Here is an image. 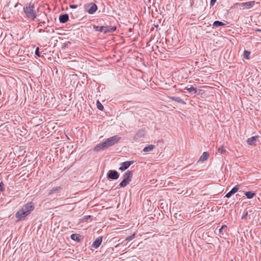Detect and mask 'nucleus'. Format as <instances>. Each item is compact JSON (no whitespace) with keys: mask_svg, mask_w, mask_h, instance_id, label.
<instances>
[{"mask_svg":"<svg viewBox=\"0 0 261 261\" xmlns=\"http://www.w3.org/2000/svg\"><path fill=\"white\" fill-rule=\"evenodd\" d=\"M34 5L30 4L29 6L27 5L23 8L24 12L25 13L27 17L31 19L34 20L36 17L37 14L34 10Z\"/></svg>","mask_w":261,"mask_h":261,"instance_id":"f257e3e1","label":"nucleus"},{"mask_svg":"<svg viewBox=\"0 0 261 261\" xmlns=\"http://www.w3.org/2000/svg\"><path fill=\"white\" fill-rule=\"evenodd\" d=\"M93 29L96 31H99L100 32H103L105 34L113 33L116 30V27L115 26H97L93 25Z\"/></svg>","mask_w":261,"mask_h":261,"instance_id":"f03ea898","label":"nucleus"},{"mask_svg":"<svg viewBox=\"0 0 261 261\" xmlns=\"http://www.w3.org/2000/svg\"><path fill=\"white\" fill-rule=\"evenodd\" d=\"M121 138L120 137L118 136L117 135H115L112 136L109 138L107 139L103 142V145H105L107 148H108L109 147L113 146L116 143H117L120 140Z\"/></svg>","mask_w":261,"mask_h":261,"instance_id":"7ed1b4c3","label":"nucleus"},{"mask_svg":"<svg viewBox=\"0 0 261 261\" xmlns=\"http://www.w3.org/2000/svg\"><path fill=\"white\" fill-rule=\"evenodd\" d=\"M84 7L85 10L90 14L95 13L98 9L97 5L93 3L86 4Z\"/></svg>","mask_w":261,"mask_h":261,"instance_id":"20e7f679","label":"nucleus"},{"mask_svg":"<svg viewBox=\"0 0 261 261\" xmlns=\"http://www.w3.org/2000/svg\"><path fill=\"white\" fill-rule=\"evenodd\" d=\"M119 174L116 170H110L107 173V178L110 179H117L119 178Z\"/></svg>","mask_w":261,"mask_h":261,"instance_id":"39448f33","label":"nucleus"},{"mask_svg":"<svg viewBox=\"0 0 261 261\" xmlns=\"http://www.w3.org/2000/svg\"><path fill=\"white\" fill-rule=\"evenodd\" d=\"M29 214L24 211L23 209L19 210L15 214L16 218H18L19 220H22L24 219L25 217Z\"/></svg>","mask_w":261,"mask_h":261,"instance_id":"423d86ee","label":"nucleus"},{"mask_svg":"<svg viewBox=\"0 0 261 261\" xmlns=\"http://www.w3.org/2000/svg\"><path fill=\"white\" fill-rule=\"evenodd\" d=\"M254 1H250L245 3H237V5H239L242 9H249L252 8L254 5Z\"/></svg>","mask_w":261,"mask_h":261,"instance_id":"0eeeda50","label":"nucleus"},{"mask_svg":"<svg viewBox=\"0 0 261 261\" xmlns=\"http://www.w3.org/2000/svg\"><path fill=\"white\" fill-rule=\"evenodd\" d=\"M22 209L24 210L28 214H30L34 209V204L32 202L27 203L22 206Z\"/></svg>","mask_w":261,"mask_h":261,"instance_id":"6e6552de","label":"nucleus"},{"mask_svg":"<svg viewBox=\"0 0 261 261\" xmlns=\"http://www.w3.org/2000/svg\"><path fill=\"white\" fill-rule=\"evenodd\" d=\"M145 134V130L143 129H141L137 132V133L134 136L133 139L135 141H136L139 139L142 138L144 137Z\"/></svg>","mask_w":261,"mask_h":261,"instance_id":"1a4fd4ad","label":"nucleus"},{"mask_svg":"<svg viewBox=\"0 0 261 261\" xmlns=\"http://www.w3.org/2000/svg\"><path fill=\"white\" fill-rule=\"evenodd\" d=\"M134 161H126L124 162H123L121 164V165L120 167L119 168V170L121 171H124L126 169H127L132 164H133Z\"/></svg>","mask_w":261,"mask_h":261,"instance_id":"9d476101","label":"nucleus"},{"mask_svg":"<svg viewBox=\"0 0 261 261\" xmlns=\"http://www.w3.org/2000/svg\"><path fill=\"white\" fill-rule=\"evenodd\" d=\"M133 175V171L132 170H127L124 174H123V179L126 180L127 181L130 182L132 179Z\"/></svg>","mask_w":261,"mask_h":261,"instance_id":"9b49d317","label":"nucleus"},{"mask_svg":"<svg viewBox=\"0 0 261 261\" xmlns=\"http://www.w3.org/2000/svg\"><path fill=\"white\" fill-rule=\"evenodd\" d=\"M102 240V237H99L96 238V239L93 242L92 247L94 249L97 248L100 245Z\"/></svg>","mask_w":261,"mask_h":261,"instance_id":"f8f14e48","label":"nucleus"},{"mask_svg":"<svg viewBox=\"0 0 261 261\" xmlns=\"http://www.w3.org/2000/svg\"><path fill=\"white\" fill-rule=\"evenodd\" d=\"M258 139V136H257L252 137L247 139V143L248 145H254L256 144V142H257Z\"/></svg>","mask_w":261,"mask_h":261,"instance_id":"ddd939ff","label":"nucleus"},{"mask_svg":"<svg viewBox=\"0 0 261 261\" xmlns=\"http://www.w3.org/2000/svg\"><path fill=\"white\" fill-rule=\"evenodd\" d=\"M106 149H107V148L106 146H105V145H103V142H102L101 143L98 144L94 148V150L95 151H100L102 150H104Z\"/></svg>","mask_w":261,"mask_h":261,"instance_id":"4468645a","label":"nucleus"},{"mask_svg":"<svg viewBox=\"0 0 261 261\" xmlns=\"http://www.w3.org/2000/svg\"><path fill=\"white\" fill-rule=\"evenodd\" d=\"M69 19V16L68 14H64L61 15L59 17V21L61 23H66Z\"/></svg>","mask_w":261,"mask_h":261,"instance_id":"2eb2a0df","label":"nucleus"},{"mask_svg":"<svg viewBox=\"0 0 261 261\" xmlns=\"http://www.w3.org/2000/svg\"><path fill=\"white\" fill-rule=\"evenodd\" d=\"M239 188L237 186H235L226 194L225 197L227 198H230L233 194L237 192Z\"/></svg>","mask_w":261,"mask_h":261,"instance_id":"dca6fc26","label":"nucleus"},{"mask_svg":"<svg viewBox=\"0 0 261 261\" xmlns=\"http://www.w3.org/2000/svg\"><path fill=\"white\" fill-rule=\"evenodd\" d=\"M169 98L175 101L178 102L183 105L186 104V102L180 97L177 96H169Z\"/></svg>","mask_w":261,"mask_h":261,"instance_id":"f3484780","label":"nucleus"},{"mask_svg":"<svg viewBox=\"0 0 261 261\" xmlns=\"http://www.w3.org/2000/svg\"><path fill=\"white\" fill-rule=\"evenodd\" d=\"M228 23V22L226 21H224V22H222L219 20H216L213 23V26L215 27H218L221 26H224L226 25Z\"/></svg>","mask_w":261,"mask_h":261,"instance_id":"a211bd4d","label":"nucleus"},{"mask_svg":"<svg viewBox=\"0 0 261 261\" xmlns=\"http://www.w3.org/2000/svg\"><path fill=\"white\" fill-rule=\"evenodd\" d=\"M62 189L60 187H55L53 188L51 190H49L48 195H50L54 193H57Z\"/></svg>","mask_w":261,"mask_h":261,"instance_id":"6ab92c4d","label":"nucleus"},{"mask_svg":"<svg viewBox=\"0 0 261 261\" xmlns=\"http://www.w3.org/2000/svg\"><path fill=\"white\" fill-rule=\"evenodd\" d=\"M70 238L73 241L79 242L81 240V236L79 234L73 233L71 235Z\"/></svg>","mask_w":261,"mask_h":261,"instance_id":"aec40b11","label":"nucleus"},{"mask_svg":"<svg viewBox=\"0 0 261 261\" xmlns=\"http://www.w3.org/2000/svg\"><path fill=\"white\" fill-rule=\"evenodd\" d=\"M227 229V227L225 225H223L221 226V227L219 229V236L221 238H224L223 237V230H225V231H226Z\"/></svg>","mask_w":261,"mask_h":261,"instance_id":"412c9836","label":"nucleus"},{"mask_svg":"<svg viewBox=\"0 0 261 261\" xmlns=\"http://www.w3.org/2000/svg\"><path fill=\"white\" fill-rule=\"evenodd\" d=\"M209 156V153L207 152H203L201 156L200 157L199 161L201 162L205 161L206 160Z\"/></svg>","mask_w":261,"mask_h":261,"instance_id":"4be33fe9","label":"nucleus"},{"mask_svg":"<svg viewBox=\"0 0 261 261\" xmlns=\"http://www.w3.org/2000/svg\"><path fill=\"white\" fill-rule=\"evenodd\" d=\"M245 195L248 199L252 198L255 195V193L252 191H248L245 193Z\"/></svg>","mask_w":261,"mask_h":261,"instance_id":"5701e85b","label":"nucleus"},{"mask_svg":"<svg viewBox=\"0 0 261 261\" xmlns=\"http://www.w3.org/2000/svg\"><path fill=\"white\" fill-rule=\"evenodd\" d=\"M39 18L38 19L37 21H39V24H40V26H42V24H44L45 23L46 19L44 17V14L42 16H40V15H39Z\"/></svg>","mask_w":261,"mask_h":261,"instance_id":"b1692460","label":"nucleus"},{"mask_svg":"<svg viewBox=\"0 0 261 261\" xmlns=\"http://www.w3.org/2000/svg\"><path fill=\"white\" fill-rule=\"evenodd\" d=\"M154 148V146L153 145H149L147 146H146L143 149V151L144 152H149L152 151Z\"/></svg>","mask_w":261,"mask_h":261,"instance_id":"393cba45","label":"nucleus"},{"mask_svg":"<svg viewBox=\"0 0 261 261\" xmlns=\"http://www.w3.org/2000/svg\"><path fill=\"white\" fill-rule=\"evenodd\" d=\"M186 89L187 90V91L189 92V93H194V94H196V92H197V89L196 88H194L193 87H191L190 88H186Z\"/></svg>","mask_w":261,"mask_h":261,"instance_id":"a878e982","label":"nucleus"},{"mask_svg":"<svg viewBox=\"0 0 261 261\" xmlns=\"http://www.w3.org/2000/svg\"><path fill=\"white\" fill-rule=\"evenodd\" d=\"M129 183V181L123 179V180L120 183L119 186L121 187H125Z\"/></svg>","mask_w":261,"mask_h":261,"instance_id":"bb28decb","label":"nucleus"},{"mask_svg":"<svg viewBox=\"0 0 261 261\" xmlns=\"http://www.w3.org/2000/svg\"><path fill=\"white\" fill-rule=\"evenodd\" d=\"M250 52L248 50H245L244 51L243 56L244 58L246 59H249L250 57Z\"/></svg>","mask_w":261,"mask_h":261,"instance_id":"cd10ccee","label":"nucleus"},{"mask_svg":"<svg viewBox=\"0 0 261 261\" xmlns=\"http://www.w3.org/2000/svg\"><path fill=\"white\" fill-rule=\"evenodd\" d=\"M226 150L223 146H220L218 148V152L221 154H224L226 152Z\"/></svg>","mask_w":261,"mask_h":261,"instance_id":"c85d7f7f","label":"nucleus"},{"mask_svg":"<svg viewBox=\"0 0 261 261\" xmlns=\"http://www.w3.org/2000/svg\"><path fill=\"white\" fill-rule=\"evenodd\" d=\"M135 238V233H134L132 235L127 237L125 239V241H130L132 240L133 239H134Z\"/></svg>","mask_w":261,"mask_h":261,"instance_id":"c756f323","label":"nucleus"},{"mask_svg":"<svg viewBox=\"0 0 261 261\" xmlns=\"http://www.w3.org/2000/svg\"><path fill=\"white\" fill-rule=\"evenodd\" d=\"M96 105H97V108L99 110H102L103 109V106L99 101H97Z\"/></svg>","mask_w":261,"mask_h":261,"instance_id":"7c9ffc66","label":"nucleus"},{"mask_svg":"<svg viewBox=\"0 0 261 261\" xmlns=\"http://www.w3.org/2000/svg\"><path fill=\"white\" fill-rule=\"evenodd\" d=\"M247 215H248V212L247 211H245L244 212L243 215L242 216V217H241L242 219H246Z\"/></svg>","mask_w":261,"mask_h":261,"instance_id":"2f4dec72","label":"nucleus"},{"mask_svg":"<svg viewBox=\"0 0 261 261\" xmlns=\"http://www.w3.org/2000/svg\"><path fill=\"white\" fill-rule=\"evenodd\" d=\"M5 190L4 184L2 181L0 182V191L3 192Z\"/></svg>","mask_w":261,"mask_h":261,"instance_id":"473e14b6","label":"nucleus"},{"mask_svg":"<svg viewBox=\"0 0 261 261\" xmlns=\"http://www.w3.org/2000/svg\"><path fill=\"white\" fill-rule=\"evenodd\" d=\"M35 55L38 57H41L40 53L39 51V48L37 47L35 50Z\"/></svg>","mask_w":261,"mask_h":261,"instance_id":"72a5a7b5","label":"nucleus"},{"mask_svg":"<svg viewBox=\"0 0 261 261\" xmlns=\"http://www.w3.org/2000/svg\"><path fill=\"white\" fill-rule=\"evenodd\" d=\"M217 0H211L210 2L211 6H213Z\"/></svg>","mask_w":261,"mask_h":261,"instance_id":"f704fd0d","label":"nucleus"},{"mask_svg":"<svg viewBox=\"0 0 261 261\" xmlns=\"http://www.w3.org/2000/svg\"><path fill=\"white\" fill-rule=\"evenodd\" d=\"M77 7V5H70V8H72V9H75V8H76Z\"/></svg>","mask_w":261,"mask_h":261,"instance_id":"c9c22d12","label":"nucleus"},{"mask_svg":"<svg viewBox=\"0 0 261 261\" xmlns=\"http://www.w3.org/2000/svg\"><path fill=\"white\" fill-rule=\"evenodd\" d=\"M44 17L45 19H46V20H47V21L49 23V19L47 17V16H46V13H44Z\"/></svg>","mask_w":261,"mask_h":261,"instance_id":"e433bc0d","label":"nucleus"},{"mask_svg":"<svg viewBox=\"0 0 261 261\" xmlns=\"http://www.w3.org/2000/svg\"><path fill=\"white\" fill-rule=\"evenodd\" d=\"M45 31V30H42V29H40V30H39V32L40 33H41V32H44Z\"/></svg>","mask_w":261,"mask_h":261,"instance_id":"4c0bfd02","label":"nucleus"},{"mask_svg":"<svg viewBox=\"0 0 261 261\" xmlns=\"http://www.w3.org/2000/svg\"><path fill=\"white\" fill-rule=\"evenodd\" d=\"M46 32L47 33L49 32V30L46 31Z\"/></svg>","mask_w":261,"mask_h":261,"instance_id":"58836bf2","label":"nucleus"},{"mask_svg":"<svg viewBox=\"0 0 261 261\" xmlns=\"http://www.w3.org/2000/svg\"><path fill=\"white\" fill-rule=\"evenodd\" d=\"M50 27L49 25H47L46 28Z\"/></svg>","mask_w":261,"mask_h":261,"instance_id":"ea45409f","label":"nucleus"},{"mask_svg":"<svg viewBox=\"0 0 261 261\" xmlns=\"http://www.w3.org/2000/svg\"><path fill=\"white\" fill-rule=\"evenodd\" d=\"M51 33H54V31L52 30Z\"/></svg>","mask_w":261,"mask_h":261,"instance_id":"a19ab883","label":"nucleus"},{"mask_svg":"<svg viewBox=\"0 0 261 261\" xmlns=\"http://www.w3.org/2000/svg\"><path fill=\"white\" fill-rule=\"evenodd\" d=\"M230 261H233V259H231Z\"/></svg>","mask_w":261,"mask_h":261,"instance_id":"79ce46f5","label":"nucleus"}]
</instances>
